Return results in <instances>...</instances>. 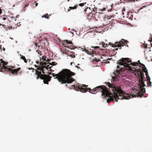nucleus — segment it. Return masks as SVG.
Wrapping results in <instances>:
<instances>
[{"instance_id": "obj_1", "label": "nucleus", "mask_w": 152, "mask_h": 152, "mask_svg": "<svg viewBox=\"0 0 152 152\" xmlns=\"http://www.w3.org/2000/svg\"><path fill=\"white\" fill-rule=\"evenodd\" d=\"M106 85L109 87V90L112 91L113 93L109 91L106 87L104 86H97L92 90L90 88H87L86 86H82L84 87L85 88H83L82 86L80 87L78 86H76V87L75 85L74 86L76 90L80 91L82 92H86L88 91H89V92L90 93L94 94H95L94 92L96 91V92H98L99 91L101 92L102 95L104 97V98H109L107 100V103H109L114 101V100H115V102H117V99L119 98L117 96V93L119 94L118 95H119V96L121 98L122 97L120 94L121 93L123 94V92L120 88L115 87L114 84L107 83Z\"/></svg>"}, {"instance_id": "obj_2", "label": "nucleus", "mask_w": 152, "mask_h": 152, "mask_svg": "<svg viewBox=\"0 0 152 152\" xmlns=\"http://www.w3.org/2000/svg\"><path fill=\"white\" fill-rule=\"evenodd\" d=\"M135 72H137V73L135 74V75L137 77H139V81L140 85V87L141 92L138 91L137 93H136L135 94H136V95H134L132 94L129 95L128 94H126L124 91L122 90L120 87L117 86L115 85V87L120 88L122 92H123V94L121 93L120 94V95L121 96V97H122V98H121L120 96H119V95H118L119 94L117 93V96L119 98L117 100L119 99H129L131 98V96L132 97H135L136 96L141 97L142 96L143 94L145 92V88H143L144 87L146 86L143 80V79L144 77V73L139 69H138Z\"/></svg>"}, {"instance_id": "obj_3", "label": "nucleus", "mask_w": 152, "mask_h": 152, "mask_svg": "<svg viewBox=\"0 0 152 152\" xmlns=\"http://www.w3.org/2000/svg\"><path fill=\"white\" fill-rule=\"evenodd\" d=\"M48 74L55 77L54 78H57L61 84L70 83L75 80L71 77L74 75L75 73L67 69H63L60 72L56 74L51 72H49Z\"/></svg>"}, {"instance_id": "obj_4", "label": "nucleus", "mask_w": 152, "mask_h": 152, "mask_svg": "<svg viewBox=\"0 0 152 152\" xmlns=\"http://www.w3.org/2000/svg\"><path fill=\"white\" fill-rule=\"evenodd\" d=\"M7 64V62L3 61L2 59H1L0 60V72H10L9 74L11 73L12 75H18V73L20 75L21 74L22 72L20 70V67L16 69H14V66H12L11 68H8L5 66Z\"/></svg>"}, {"instance_id": "obj_5", "label": "nucleus", "mask_w": 152, "mask_h": 152, "mask_svg": "<svg viewBox=\"0 0 152 152\" xmlns=\"http://www.w3.org/2000/svg\"><path fill=\"white\" fill-rule=\"evenodd\" d=\"M131 61L128 58H122L121 60H119L118 64L119 65L123 66V68L125 69L136 71L137 69H136L134 67H132L130 65L133 66H138L139 64L137 62H131Z\"/></svg>"}, {"instance_id": "obj_6", "label": "nucleus", "mask_w": 152, "mask_h": 152, "mask_svg": "<svg viewBox=\"0 0 152 152\" xmlns=\"http://www.w3.org/2000/svg\"><path fill=\"white\" fill-rule=\"evenodd\" d=\"M40 64L41 66L37 68V69L38 70L36 71L35 74L37 75L36 78L37 79L40 78L42 80H43L44 83L48 84L49 81L51 80V77L48 75L42 74L41 72L42 68H44L45 67V65H46L47 64L45 62H41L40 63Z\"/></svg>"}, {"instance_id": "obj_7", "label": "nucleus", "mask_w": 152, "mask_h": 152, "mask_svg": "<svg viewBox=\"0 0 152 152\" xmlns=\"http://www.w3.org/2000/svg\"><path fill=\"white\" fill-rule=\"evenodd\" d=\"M127 42H128L122 39L119 41L118 42H115L114 45H115V46H118V49H121V47L126 45V44H127Z\"/></svg>"}, {"instance_id": "obj_8", "label": "nucleus", "mask_w": 152, "mask_h": 152, "mask_svg": "<svg viewBox=\"0 0 152 152\" xmlns=\"http://www.w3.org/2000/svg\"><path fill=\"white\" fill-rule=\"evenodd\" d=\"M120 68V67L118 65L117 66V69L115 71H114L113 72V74L115 76H118L119 75H120L122 71H123V70L121 69H119Z\"/></svg>"}, {"instance_id": "obj_9", "label": "nucleus", "mask_w": 152, "mask_h": 152, "mask_svg": "<svg viewBox=\"0 0 152 152\" xmlns=\"http://www.w3.org/2000/svg\"><path fill=\"white\" fill-rule=\"evenodd\" d=\"M138 62H139L140 64L141 65H142L143 66V67L142 68V69L143 71L144 72H145V75H146V77H147L148 76V77L149 75H148V73L146 67H145V65L143 64H141L140 62V61H139V60L138 61Z\"/></svg>"}, {"instance_id": "obj_10", "label": "nucleus", "mask_w": 152, "mask_h": 152, "mask_svg": "<svg viewBox=\"0 0 152 152\" xmlns=\"http://www.w3.org/2000/svg\"><path fill=\"white\" fill-rule=\"evenodd\" d=\"M84 51L88 54L91 55L94 54V51L91 50L90 49L89 50H88L85 48L84 49Z\"/></svg>"}, {"instance_id": "obj_11", "label": "nucleus", "mask_w": 152, "mask_h": 152, "mask_svg": "<svg viewBox=\"0 0 152 152\" xmlns=\"http://www.w3.org/2000/svg\"><path fill=\"white\" fill-rule=\"evenodd\" d=\"M147 78V86H148L151 87V82L150 81V78L148 76V77H146Z\"/></svg>"}, {"instance_id": "obj_12", "label": "nucleus", "mask_w": 152, "mask_h": 152, "mask_svg": "<svg viewBox=\"0 0 152 152\" xmlns=\"http://www.w3.org/2000/svg\"><path fill=\"white\" fill-rule=\"evenodd\" d=\"M77 5H75L74 7H69V8L68 9L67 11L68 12L69 11L71 10H74L75 9L77 8Z\"/></svg>"}, {"instance_id": "obj_13", "label": "nucleus", "mask_w": 152, "mask_h": 152, "mask_svg": "<svg viewBox=\"0 0 152 152\" xmlns=\"http://www.w3.org/2000/svg\"><path fill=\"white\" fill-rule=\"evenodd\" d=\"M51 15H48L47 13L45 14V15L42 16V18H45L47 19H49L50 18L49 16H50Z\"/></svg>"}, {"instance_id": "obj_14", "label": "nucleus", "mask_w": 152, "mask_h": 152, "mask_svg": "<svg viewBox=\"0 0 152 152\" xmlns=\"http://www.w3.org/2000/svg\"><path fill=\"white\" fill-rule=\"evenodd\" d=\"M20 59H22V60H23L24 61V62L25 63H27V60L26 59L25 57L24 56H23L21 55H20Z\"/></svg>"}, {"instance_id": "obj_15", "label": "nucleus", "mask_w": 152, "mask_h": 152, "mask_svg": "<svg viewBox=\"0 0 152 152\" xmlns=\"http://www.w3.org/2000/svg\"><path fill=\"white\" fill-rule=\"evenodd\" d=\"M64 43H66L67 44H69L70 45H72V42L71 41H68V40H65L64 41Z\"/></svg>"}, {"instance_id": "obj_16", "label": "nucleus", "mask_w": 152, "mask_h": 152, "mask_svg": "<svg viewBox=\"0 0 152 152\" xmlns=\"http://www.w3.org/2000/svg\"><path fill=\"white\" fill-rule=\"evenodd\" d=\"M102 47L103 48H105L107 46V44H105L104 42H102L101 44Z\"/></svg>"}, {"instance_id": "obj_17", "label": "nucleus", "mask_w": 152, "mask_h": 152, "mask_svg": "<svg viewBox=\"0 0 152 152\" xmlns=\"http://www.w3.org/2000/svg\"><path fill=\"white\" fill-rule=\"evenodd\" d=\"M52 67V66H50L49 65H45V68L47 69H50L49 70L51 71V69Z\"/></svg>"}, {"instance_id": "obj_18", "label": "nucleus", "mask_w": 152, "mask_h": 152, "mask_svg": "<svg viewBox=\"0 0 152 152\" xmlns=\"http://www.w3.org/2000/svg\"><path fill=\"white\" fill-rule=\"evenodd\" d=\"M69 56H70L72 58H75V56L74 54L72 53V54H68Z\"/></svg>"}, {"instance_id": "obj_19", "label": "nucleus", "mask_w": 152, "mask_h": 152, "mask_svg": "<svg viewBox=\"0 0 152 152\" xmlns=\"http://www.w3.org/2000/svg\"><path fill=\"white\" fill-rule=\"evenodd\" d=\"M76 48H77V47H75L73 45H71L69 48L71 49H74Z\"/></svg>"}, {"instance_id": "obj_20", "label": "nucleus", "mask_w": 152, "mask_h": 152, "mask_svg": "<svg viewBox=\"0 0 152 152\" xmlns=\"http://www.w3.org/2000/svg\"><path fill=\"white\" fill-rule=\"evenodd\" d=\"M49 64L52 66H54L56 65L57 64V63L55 62H53L51 63H49Z\"/></svg>"}, {"instance_id": "obj_21", "label": "nucleus", "mask_w": 152, "mask_h": 152, "mask_svg": "<svg viewBox=\"0 0 152 152\" xmlns=\"http://www.w3.org/2000/svg\"><path fill=\"white\" fill-rule=\"evenodd\" d=\"M12 27L11 26L8 27L6 28V30L8 31V30H10V29H12Z\"/></svg>"}, {"instance_id": "obj_22", "label": "nucleus", "mask_w": 152, "mask_h": 152, "mask_svg": "<svg viewBox=\"0 0 152 152\" xmlns=\"http://www.w3.org/2000/svg\"><path fill=\"white\" fill-rule=\"evenodd\" d=\"M115 45V44H113L112 45V46L113 47H114L115 48H114V50H118V48H117V47H118V46H115V45Z\"/></svg>"}, {"instance_id": "obj_23", "label": "nucleus", "mask_w": 152, "mask_h": 152, "mask_svg": "<svg viewBox=\"0 0 152 152\" xmlns=\"http://www.w3.org/2000/svg\"><path fill=\"white\" fill-rule=\"evenodd\" d=\"M86 3H82L79 4V6L81 7H82L84 5V4H86Z\"/></svg>"}, {"instance_id": "obj_24", "label": "nucleus", "mask_w": 152, "mask_h": 152, "mask_svg": "<svg viewBox=\"0 0 152 152\" xmlns=\"http://www.w3.org/2000/svg\"><path fill=\"white\" fill-rule=\"evenodd\" d=\"M46 56H42V59L45 61H46Z\"/></svg>"}, {"instance_id": "obj_25", "label": "nucleus", "mask_w": 152, "mask_h": 152, "mask_svg": "<svg viewBox=\"0 0 152 152\" xmlns=\"http://www.w3.org/2000/svg\"><path fill=\"white\" fill-rule=\"evenodd\" d=\"M44 68H42V69H41L42 70H41V72L42 71V72L44 74L45 73V72H44V70L43 69Z\"/></svg>"}, {"instance_id": "obj_26", "label": "nucleus", "mask_w": 152, "mask_h": 152, "mask_svg": "<svg viewBox=\"0 0 152 152\" xmlns=\"http://www.w3.org/2000/svg\"><path fill=\"white\" fill-rule=\"evenodd\" d=\"M89 15L90 16H92L93 15V14H92L91 12H90L89 14Z\"/></svg>"}, {"instance_id": "obj_27", "label": "nucleus", "mask_w": 152, "mask_h": 152, "mask_svg": "<svg viewBox=\"0 0 152 152\" xmlns=\"http://www.w3.org/2000/svg\"><path fill=\"white\" fill-rule=\"evenodd\" d=\"M25 7H24V8L23 9V11H25L26 10V9L25 8Z\"/></svg>"}, {"instance_id": "obj_28", "label": "nucleus", "mask_w": 152, "mask_h": 152, "mask_svg": "<svg viewBox=\"0 0 152 152\" xmlns=\"http://www.w3.org/2000/svg\"><path fill=\"white\" fill-rule=\"evenodd\" d=\"M105 63H109L110 62L109 61H108L107 60L106 61Z\"/></svg>"}, {"instance_id": "obj_29", "label": "nucleus", "mask_w": 152, "mask_h": 152, "mask_svg": "<svg viewBox=\"0 0 152 152\" xmlns=\"http://www.w3.org/2000/svg\"><path fill=\"white\" fill-rule=\"evenodd\" d=\"M29 5V4H27L26 5H25V7L28 6Z\"/></svg>"}, {"instance_id": "obj_30", "label": "nucleus", "mask_w": 152, "mask_h": 152, "mask_svg": "<svg viewBox=\"0 0 152 152\" xmlns=\"http://www.w3.org/2000/svg\"><path fill=\"white\" fill-rule=\"evenodd\" d=\"M1 25H2L3 27H4L5 26V25H4L2 24H1L0 23V26H1Z\"/></svg>"}, {"instance_id": "obj_31", "label": "nucleus", "mask_w": 152, "mask_h": 152, "mask_svg": "<svg viewBox=\"0 0 152 152\" xmlns=\"http://www.w3.org/2000/svg\"><path fill=\"white\" fill-rule=\"evenodd\" d=\"M6 18L5 17H4L3 19V20H6Z\"/></svg>"}, {"instance_id": "obj_32", "label": "nucleus", "mask_w": 152, "mask_h": 152, "mask_svg": "<svg viewBox=\"0 0 152 152\" xmlns=\"http://www.w3.org/2000/svg\"><path fill=\"white\" fill-rule=\"evenodd\" d=\"M38 4L37 3H36V4H35V6L36 7L37 6V5H38Z\"/></svg>"}, {"instance_id": "obj_33", "label": "nucleus", "mask_w": 152, "mask_h": 152, "mask_svg": "<svg viewBox=\"0 0 152 152\" xmlns=\"http://www.w3.org/2000/svg\"><path fill=\"white\" fill-rule=\"evenodd\" d=\"M11 18L13 19H15V17L14 16H12Z\"/></svg>"}, {"instance_id": "obj_34", "label": "nucleus", "mask_w": 152, "mask_h": 152, "mask_svg": "<svg viewBox=\"0 0 152 152\" xmlns=\"http://www.w3.org/2000/svg\"><path fill=\"white\" fill-rule=\"evenodd\" d=\"M74 63V62H71V63H70V65H72V64L73 63Z\"/></svg>"}, {"instance_id": "obj_35", "label": "nucleus", "mask_w": 152, "mask_h": 152, "mask_svg": "<svg viewBox=\"0 0 152 152\" xmlns=\"http://www.w3.org/2000/svg\"><path fill=\"white\" fill-rule=\"evenodd\" d=\"M99 46H96V47H95V48H99Z\"/></svg>"}, {"instance_id": "obj_36", "label": "nucleus", "mask_w": 152, "mask_h": 152, "mask_svg": "<svg viewBox=\"0 0 152 152\" xmlns=\"http://www.w3.org/2000/svg\"><path fill=\"white\" fill-rule=\"evenodd\" d=\"M35 45L36 46H37V43H35Z\"/></svg>"}, {"instance_id": "obj_37", "label": "nucleus", "mask_w": 152, "mask_h": 152, "mask_svg": "<svg viewBox=\"0 0 152 152\" xmlns=\"http://www.w3.org/2000/svg\"><path fill=\"white\" fill-rule=\"evenodd\" d=\"M35 67H38V66L36 65H35Z\"/></svg>"}, {"instance_id": "obj_38", "label": "nucleus", "mask_w": 152, "mask_h": 152, "mask_svg": "<svg viewBox=\"0 0 152 152\" xmlns=\"http://www.w3.org/2000/svg\"><path fill=\"white\" fill-rule=\"evenodd\" d=\"M145 48H147V45L146 46H145Z\"/></svg>"}, {"instance_id": "obj_39", "label": "nucleus", "mask_w": 152, "mask_h": 152, "mask_svg": "<svg viewBox=\"0 0 152 152\" xmlns=\"http://www.w3.org/2000/svg\"><path fill=\"white\" fill-rule=\"evenodd\" d=\"M105 8H104V10H105ZM103 10H104V9H102V11H104Z\"/></svg>"}, {"instance_id": "obj_40", "label": "nucleus", "mask_w": 152, "mask_h": 152, "mask_svg": "<svg viewBox=\"0 0 152 152\" xmlns=\"http://www.w3.org/2000/svg\"><path fill=\"white\" fill-rule=\"evenodd\" d=\"M151 41H152V37L151 38Z\"/></svg>"}, {"instance_id": "obj_41", "label": "nucleus", "mask_w": 152, "mask_h": 152, "mask_svg": "<svg viewBox=\"0 0 152 152\" xmlns=\"http://www.w3.org/2000/svg\"><path fill=\"white\" fill-rule=\"evenodd\" d=\"M50 61V60L48 59V61L49 62Z\"/></svg>"}, {"instance_id": "obj_42", "label": "nucleus", "mask_w": 152, "mask_h": 152, "mask_svg": "<svg viewBox=\"0 0 152 152\" xmlns=\"http://www.w3.org/2000/svg\"><path fill=\"white\" fill-rule=\"evenodd\" d=\"M76 67H77L78 68H79V67H78L77 66H76ZM79 68H80V67H79Z\"/></svg>"}, {"instance_id": "obj_43", "label": "nucleus", "mask_w": 152, "mask_h": 152, "mask_svg": "<svg viewBox=\"0 0 152 152\" xmlns=\"http://www.w3.org/2000/svg\"><path fill=\"white\" fill-rule=\"evenodd\" d=\"M112 78H113V79H114V77H113Z\"/></svg>"}, {"instance_id": "obj_44", "label": "nucleus", "mask_w": 152, "mask_h": 152, "mask_svg": "<svg viewBox=\"0 0 152 152\" xmlns=\"http://www.w3.org/2000/svg\"><path fill=\"white\" fill-rule=\"evenodd\" d=\"M69 1V0H67V1Z\"/></svg>"}, {"instance_id": "obj_45", "label": "nucleus", "mask_w": 152, "mask_h": 152, "mask_svg": "<svg viewBox=\"0 0 152 152\" xmlns=\"http://www.w3.org/2000/svg\"><path fill=\"white\" fill-rule=\"evenodd\" d=\"M110 60V59H108V60Z\"/></svg>"}, {"instance_id": "obj_46", "label": "nucleus", "mask_w": 152, "mask_h": 152, "mask_svg": "<svg viewBox=\"0 0 152 152\" xmlns=\"http://www.w3.org/2000/svg\"><path fill=\"white\" fill-rule=\"evenodd\" d=\"M5 50V49H4V50Z\"/></svg>"}, {"instance_id": "obj_47", "label": "nucleus", "mask_w": 152, "mask_h": 152, "mask_svg": "<svg viewBox=\"0 0 152 152\" xmlns=\"http://www.w3.org/2000/svg\"><path fill=\"white\" fill-rule=\"evenodd\" d=\"M113 4H112V5H111V6H113Z\"/></svg>"}, {"instance_id": "obj_48", "label": "nucleus", "mask_w": 152, "mask_h": 152, "mask_svg": "<svg viewBox=\"0 0 152 152\" xmlns=\"http://www.w3.org/2000/svg\"><path fill=\"white\" fill-rule=\"evenodd\" d=\"M37 63H38V62H37Z\"/></svg>"}, {"instance_id": "obj_49", "label": "nucleus", "mask_w": 152, "mask_h": 152, "mask_svg": "<svg viewBox=\"0 0 152 152\" xmlns=\"http://www.w3.org/2000/svg\"><path fill=\"white\" fill-rule=\"evenodd\" d=\"M79 65V64H78L77 65Z\"/></svg>"}, {"instance_id": "obj_50", "label": "nucleus", "mask_w": 152, "mask_h": 152, "mask_svg": "<svg viewBox=\"0 0 152 152\" xmlns=\"http://www.w3.org/2000/svg\"><path fill=\"white\" fill-rule=\"evenodd\" d=\"M151 46H152V44H151Z\"/></svg>"}]
</instances>
